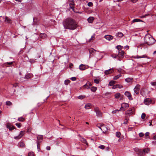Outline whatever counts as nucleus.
<instances>
[{
    "mask_svg": "<svg viewBox=\"0 0 156 156\" xmlns=\"http://www.w3.org/2000/svg\"><path fill=\"white\" fill-rule=\"evenodd\" d=\"M98 148L103 150L105 149V146L103 145H101L98 146Z\"/></svg>",
    "mask_w": 156,
    "mask_h": 156,
    "instance_id": "c03bdc74",
    "label": "nucleus"
},
{
    "mask_svg": "<svg viewBox=\"0 0 156 156\" xmlns=\"http://www.w3.org/2000/svg\"><path fill=\"white\" fill-rule=\"evenodd\" d=\"M91 105L90 104H87L85 106V108L87 109H90Z\"/></svg>",
    "mask_w": 156,
    "mask_h": 156,
    "instance_id": "c85d7f7f",
    "label": "nucleus"
},
{
    "mask_svg": "<svg viewBox=\"0 0 156 156\" xmlns=\"http://www.w3.org/2000/svg\"><path fill=\"white\" fill-rule=\"evenodd\" d=\"M94 20V18L93 17H90L87 19V20L89 23H91L93 22Z\"/></svg>",
    "mask_w": 156,
    "mask_h": 156,
    "instance_id": "aec40b11",
    "label": "nucleus"
},
{
    "mask_svg": "<svg viewBox=\"0 0 156 156\" xmlns=\"http://www.w3.org/2000/svg\"><path fill=\"white\" fill-rule=\"evenodd\" d=\"M30 78V75L29 74H27L25 75L24 78L26 79H28Z\"/></svg>",
    "mask_w": 156,
    "mask_h": 156,
    "instance_id": "79ce46f5",
    "label": "nucleus"
},
{
    "mask_svg": "<svg viewBox=\"0 0 156 156\" xmlns=\"http://www.w3.org/2000/svg\"><path fill=\"white\" fill-rule=\"evenodd\" d=\"M69 5H71L72 6H73L74 5V2H72L71 3H70Z\"/></svg>",
    "mask_w": 156,
    "mask_h": 156,
    "instance_id": "69168bd1",
    "label": "nucleus"
},
{
    "mask_svg": "<svg viewBox=\"0 0 156 156\" xmlns=\"http://www.w3.org/2000/svg\"><path fill=\"white\" fill-rule=\"evenodd\" d=\"M134 108H129V110H127L126 112V114L130 115L133 114V110Z\"/></svg>",
    "mask_w": 156,
    "mask_h": 156,
    "instance_id": "9d476101",
    "label": "nucleus"
},
{
    "mask_svg": "<svg viewBox=\"0 0 156 156\" xmlns=\"http://www.w3.org/2000/svg\"><path fill=\"white\" fill-rule=\"evenodd\" d=\"M97 90V87H93L91 88V90L92 92H95Z\"/></svg>",
    "mask_w": 156,
    "mask_h": 156,
    "instance_id": "c756f323",
    "label": "nucleus"
},
{
    "mask_svg": "<svg viewBox=\"0 0 156 156\" xmlns=\"http://www.w3.org/2000/svg\"><path fill=\"white\" fill-rule=\"evenodd\" d=\"M85 97V96L83 95H80L78 97V98L80 99H82Z\"/></svg>",
    "mask_w": 156,
    "mask_h": 156,
    "instance_id": "a18cd8bd",
    "label": "nucleus"
},
{
    "mask_svg": "<svg viewBox=\"0 0 156 156\" xmlns=\"http://www.w3.org/2000/svg\"><path fill=\"white\" fill-rule=\"evenodd\" d=\"M140 85L137 84V85L134 89V94H138L139 93L140 89Z\"/></svg>",
    "mask_w": 156,
    "mask_h": 156,
    "instance_id": "20e7f679",
    "label": "nucleus"
},
{
    "mask_svg": "<svg viewBox=\"0 0 156 156\" xmlns=\"http://www.w3.org/2000/svg\"><path fill=\"white\" fill-rule=\"evenodd\" d=\"M113 71V68L109 69L108 70H106L105 71V75H108L111 73H112Z\"/></svg>",
    "mask_w": 156,
    "mask_h": 156,
    "instance_id": "f8f14e48",
    "label": "nucleus"
},
{
    "mask_svg": "<svg viewBox=\"0 0 156 156\" xmlns=\"http://www.w3.org/2000/svg\"><path fill=\"white\" fill-rule=\"evenodd\" d=\"M138 154L141 156H143L145 155L143 150H140L138 151Z\"/></svg>",
    "mask_w": 156,
    "mask_h": 156,
    "instance_id": "f3484780",
    "label": "nucleus"
},
{
    "mask_svg": "<svg viewBox=\"0 0 156 156\" xmlns=\"http://www.w3.org/2000/svg\"><path fill=\"white\" fill-rule=\"evenodd\" d=\"M120 111H121V110H120V109L112 111V113L113 114L116 113L117 112Z\"/></svg>",
    "mask_w": 156,
    "mask_h": 156,
    "instance_id": "09e8293b",
    "label": "nucleus"
},
{
    "mask_svg": "<svg viewBox=\"0 0 156 156\" xmlns=\"http://www.w3.org/2000/svg\"><path fill=\"white\" fill-rule=\"evenodd\" d=\"M124 52L122 51H120L119 52L117 56L120 58L124 56Z\"/></svg>",
    "mask_w": 156,
    "mask_h": 156,
    "instance_id": "4468645a",
    "label": "nucleus"
},
{
    "mask_svg": "<svg viewBox=\"0 0 156 156\" xmlns=\"http://www.w3.org/2000/svg\"><path fill=\"white\" fill-rule=\"evenodd\" d=\"M145 43L149 45H151L155 42V40L151 35L147 34L144 37Z\"/></svg>",
    "mask_w": 156,
    "mask_h": 156,
    "instance_id": "f03ea898",
    "label": "nucleus"
},
{
    "mask_svg": "<svg viewBox=\"0 0 156 156\" xmlns=\"http://www.w3.org/2000/svg\"><path fill=\"white\" fill-rule=\"evenodd\" d=\"M116 136L117 137L119 138L120 136L121 133L120 132H117L116 133Z\"/></svg>",
    "mask_w": 156,
    "mask_h": 156,
    "instance_id": "f704fd0d",
    "label": "nucleus"
},
{
    "mask_svg": "<svg viewBox=\"0 0 156 156\" xmlns=\"http://www.w3.org/2000/svg\"><path fill=\"white\" fill-rule=\"evenodd\" d=\"M25 133V131H22L20 132L19 135L16 136L14 137V138L16 140H18L20 139L22 136H23Z\"/></svg>",
    "mask_w": 156,
    "mask_h": 156,
    "instance_id": "423d86ee",
    "label": "nucleus"
},
{
    "mask_svg": "<svg viewBox=\"0 0 156 156\" xmlns=\"http://www.w3.org/2000/svg\"><path fill=\"white\" fill-rule=\"evenodd\" d=\"M147 15H147H147H144V16H141V18H144V17H146V16H147Z\"/></svg>",
    "mask_w": 156,
    "mask_h": 156,
    "instance_id": "0e129e2a",
    "label": "nucleus"
},
{
    "mask_svg": "<svg viewBox=\"0 0 156 156\" xmlns=\"http://www.w3.org/2000/svg\"><path fill=\"white\" fill-rule=\"evenodd\" d=\"M120 96V94L119 93H117L115 95V98H118Z\"/></svg>",
    "mask_w": 156,
    "mask_h": 156,
    "instance_id": "72a5a7b5",
    "label": "nucleus"
},
{
    "mask_svg": "<svg viewBox=\"0 0 156 156\" xmlns=\"http://www.w3.org/2000/svg\"><path fill=\"white\" fill-rule=\"evenodd\" d=\"M139 22H142V21L139 19H135L133 20L131 23L132 24L133 23Z\"/></svg>",
    "mask_w": 156,
    "mask_h": 156,
    "instance_id": "412c9836",
    "label": "nucleus"
},
{
    "mask_svg": "<svg viewBox=\"0 0 156 156\" xmlns=\"http://www.w3.org/2000/svg\"><path fill=\"white\" fill-rule=\"evenodd\" d=\"M51 148L50 146H47L46 147V149L48 151H49L50 150Z\"/></svg>",
    "mask_w": 156,
    "mask_h": 156,
    "instance_id": "4d7b16f0",
    "label": "nucleus"
},
{
    "mask_svg": "<svg viewBox=\"0 0 156 156\" xmlns=\"http://www.w3.org/2000/svg\"><path fill=\"white\" fill-rule=\"evenodd\" d=\"M121 76V74L118 75L117 76H115L113 78V79L114 80H117Z\"/></svg>",
    "mask_w": 156,
    "mask_h": 156,
    "instance_id": "7c9ffc66",
    "label": "nucleus"
},
{
    "mask_svg": "<svg viewBox=\"0 0 156 156\" xmlns=\"http://www.w3.org/2000/svg\"><path fill=\"white\" fill-rule=\"evenodd\" d=\"M94 82L96 84H98L99 83L100 81L99 80L95 79L94 80Z\"/></svg>",
    "mask_w": 156,
    "mask_h": 156,
    "instance_id": "49530a36",
    "label": "nucleus"
},
{
    "mask_svg": "<svg viewBox=\"0 0 156 156\" xmlns=\"http://www.w3.org/2000/svg\"><path fill=\"white\" fill-rule=\"evenodd\" d=\"M83 142L84 143L86 144L87 145V143L86 140L84 139H83Z\"/></svg>",
    "mask_w": 156,
    "mask_h": 156,
    "instance_id": "13d9d810",
    "label": "nucleus"
},
{
    "mask_svg": "<svg viewBox=\"0 0 156 156\" xmlns=\"http://www.w3.org/2000/svg\"><path fill=\"white\" fill-rule=\"evenodd\" d=\"M153 139H156V136H154L153 137Z\"/></svg>",
    "mask_w": 156,
    "mask_h": 156,
    "instance_id": "774afa93",
    "label": "nucleus"
},
{
    "mask_svg": "<svg viewBox=\"0 0 156 156\" xmlns=\"http://www.w3.org/2000/svg\"><path fill=\"white\" fill-rule=\"evenodd\" d=\"M151 102V101L150 98H146L144 100L145 104L147 105H148Z\"/></svg>",
    "mask_w": 156,
    "mask_h": 156,
    "instance_id": "9b49d317",
    "label": "nucleus"
},
{
    "mask_svg": "<svg viewBox=\"0 0 156 156\" xmlns=\"http://www.w3.org/2000/svg\"><path fill=\"white\" fill-rule=\"evenodd\" d=\"M94 111L96 113L97 115L98 116H101L102 115V113L100 111L98 108H96L94 109Z\"/></svg>",
    "mask_w": 156,
    "mask_h": 156,
    "instance_id": "0eeeda50",
    "label": "nucleus"
},
{
    "mask_svg": "<svg viewBox=\"0 0 156 156\" xmlns=\"http://www.w3.org/2000/svg\"><path fill=\"white\" fill-rule=\"evenodd\" d=\"M70 79L72 81H76V78L75 77H73L70 78Z\"/></svg>",
    "mask_w": 156,
    "mask_h": 156,
    "instance_id": "603ef678",
    "label": "nucleus"
},
{
    "mask_svg": "<svg viewBox=\"0 0 156 156\" xmlns=\"http://www.w3.org/2000/svg\"><path fill=\"white\" fill-rule=\"evenodd\" d=\"M147 58V56L146 55H143L141 56H140L139 55H136L135 56L134 58Z\"/></svg>",
    "mask_w": 156,
    "mask_h": 156,
    "instance_id": "a211bd4d",
    "label": "nucleus"
},
{
    "mask_svg": "<svg viewBox=\"0 0 156 156\" xmlns=\"http://www.w3.org/2000/svg\"><path fill=\"white\" fill-rule=\"evenodd\" d=\"M124 94H125V95L126 96L128 97V99L129 100H133V98H132L131 94L129 92V91H126L125 92Z\"/></svg>",
    "mask_w": 156,
    "mask_h": 156,
    "instance_id": "6e6552de",
    "label": "nucleus"
},
{
    "mask_svg": "<svg viewBox=\"0 0 156 156\" xmlns=\"http://www.w3.org/2000/svg\"><path fill=\"white\" fill-rule=\"evenodd\" d=\"M116 86H117V88H119V89H121L123 87V86L122 85H119L118 84L116 85Z\"/></svg>",
    "mask_w": 156,
    "mask_h": 156,
    "instance_id": "5fc2aeb1",
    "label": "nucleus"
},
{
    "mask_svg": "<svg viewBox=\"0 0 156 156\" xmlns=\"http://www.w3.org/2000/svg\"><path fill=\"white\" fill-rule=\"evenodd\" d=\"M143 151L144 153V154H145V153H148V152L150 150L148 148H146L143 150Z\"/></svg>",
    "mask_w": 156,
    "mask_h": 156,
    "instance_id": "e433bc0d",
    "label": "nucleus"
},
{
    "mask_svg": "<svg viewBox=\"0 0 156 156\" xmlns=\"http://www.w3.org/2000/svg\"><path fill=\"white\" fill-rule=\"evenodd\" d=\"M39 36L41 38L44 39L47 37V35L45 33H41L40 34Z\"/></svg>",
    "mask_w": 156,
    "mask_h": 156,
    "instance_id": "6ab92c4d",
    "label": "nucleus"
},
{
    "mask_svg": "<svg viewBox=\"0 0 156 156\" xmlns=\"http://www.w3.org/2000/svg\"><path fill=\"white\" fill-rule=\"evenodd\" d=\"M151 85L152 86H156V82H151Z\"/></svg>",
    "mask_w": 156,
    "mask_h": 156,
    "instance_id": "6e6d98bb",
    "label": "nucleus"
},
{
    "mask_svg": "<svg viewBox=\"0 0 156 156\" xmlns=\"http://www.w3.org/2000/svg\"><path fill=\"white\" fill-rule=\"evenodd\" d=\"M13 62H7L5 63L3 65V67L6 66L8 67L9 66H10L12 64Z\"/></svg>",
    "mask_w": 156,
    "mask_h": 156,
    "instance_id": "2eb2a0df",
    "label": "nucleus"
},
{
    "mask_svg": "<svg viewBox=\"0 0 156 156\" xmlns=\"http://www.w3.org/2000/svg\"><path fill=\"white\" fill-rule=\"evenodd\" d=\"M123 35V34L121 32H119L116 34V36L119 37H122Z\"/></svg>",
    "mask_w": 156,
    "mask_h": 156,
    "instance_id": "4be33fe9",
    "label": "nucleus"
},
{
    "mask_svg": "<svg viewBox=\"0 0 156 156\" xmlns=\"http://www.w3.org/2000/svg\"><path fill=\"white\" fill-rule=\"evenodd\" d=\"M6 105H12V103L10 101H7L6 102Z\"/></svg>",
    "mask_w": 156,
    "mask_h": 156,
    "instance_id": "37998d69",
    "label": "nucleus"
},
{
    "mask_svg": "<svg viewBox=\"0 0 156 156\" xmlns=\"http://www.w3.org/2000/svg\"><path fill=\"white\" fill-rule=\"evenodd\" d=\"M146 116V115L144 113H143L141 115V117L142 119H144Z\"/></svg>",
    "mask_w": 156,
    "mask_h": 156,
    "instance_id": "de8ad7c7",
    "label": "nucleus"
},
{
    "mask_svg": "<svg viewBox=\"0 0 156 156\" xmlns=\"http://www.w3.org/2000/svg\"><path fill=\"white\" fill-rule=\"evenodd\" d=\"M16 125L18 128H20L21 126V124L20 123H16Z\"/></svg>",
    "mask_w": 156,
    "mask_h": 156,
    "instance_id": "3c124183",
    "label": "nucleus"
},
{
    "mask_svg": "<svg viewBox=\"0 0 156 156\" xmlns=\"http://www.w3.org/2000/svg\"><path fill=\"white\" fill-rule=\"evenodd\" d=\"M15 0L16 1L19 2H21L22 1V0Z\"/></svg>",
    "mask_w": 156,
    "mask_h": 156,
    "instance_id": "338daca9",
    "label": "nucleus"
},
{
    "mask_svg": "<svg viewBox=\"0 0 156 156\" xmlns=\"http://www.w3.org/2000/svg\"><path fill=\"white\" fill-rule=\"evenodd\" d=\"M133 80V78H127L125 79V80L126 82L127 83H129L132 81Z\"/></svg>",
    "mask_w": 156,
    "mask_h": 156,
    "instance_id": "b1692460",
    "label": "nucleus"
},
{
    "mask_svg": "<svg viewBox=\"0 0 156 156\" xmlns=\"http://www.w3.org/2000/svg\"><path fill=\"white\" fill-rule=\"evenodd\" d=\"M19 146L20 147H23L24 146V144L22 142H19Z\"/></svg>",
    "mask_w": 156,
    "mask_h": 156,
    "instance_id": "cd10ccee",
    "label": "nucleus"
},
{
    "mask_svg": "<svg viewBox=\"0 0 156 156\" xmlns=\"http://www.w3.org/2000/svg\"><path fill=\"white\" fill-rule=\"evenodd\" d=\"M63 25L65 29L74 30L77 27V24L75 20L71 18H68L63 22Z\"/></svg>",
    "mask_w": 156,
    "mask_h": 156,
    "instance_id": "f257e3e1",
    "label": "nucleus"
},
{
    "mask_svg": "<svg viewBox=\"0 0 156 156\" xmlns=\"http://www.w3.org/2000/svg\"><path fill=\"white\" fill-rule=\"evenodd\" d=\"M37 144V148L38 151H39L40 150V149L39 147V146H38L39 144Z\"/></svg>",
    "mask_w": 156,
    "mask_h": 156,
    "instance_id": "052dcab7",
    "label": "nucleus"
},
{
    "mask_svg": "<svg viewBox=\"0 0 156 156\" xmlns=\"http://www.w3.org/2000/svg\"><path fill=\"white\" fill-rule=\"evenodd\" d=\"M129 106V105L127 103H122L121 105V108H120V110L121 111H124Z\"/></svg>",
    "mask_w": 156,
    "mask_h": 156,
    "instance_id": "7ed1b4c3",
    "label": "nucleus"
},
{
    "mask_svg": "<svg viewBox=\"0 0 156 156\" xmlns=\"http://www.w3.org/2000/svg\"><path fill=\"white\" fill-rule=\"evenodd\" d=\"M7 128L9 129V130H12L13 129L15 128V127L14 126H10L9 125H7Z\"/></svg>",
    "mask_w": 156,
    "mask_h": 156,
    "instance_id": "5701e85b",
    "label": "nucleus"
},
{
    "mask_svg": "<svg viewBox=\"0 0 156 156\" xmlns=\"http://www.w3.org/2000/svg\"><path fill=\"white\" fill-rule=\"evenodd\" d=\"M137 0H131V1L133 2H136Z\"/></svg>",
    "mask_w": 156,
    "mask_h": 156,
    "instance_id": "e2e57ef3",
    "label": "nucleus"
},
{
    "mask_svg": "<svg viewBox=\"0 0 156 156\" xmlns=\"http://www.w3.org/2000/svg\"><path fill=\"white\" fill-rule=\"evenodd\" d=\"M104 37L107 40L110 41L113 38V37L111 35H105Z\"/></svg>",
    "mask_w": 156,
    "mask_h": 156,
    "instance_id": "ddd939ff",
    "label": "nucleus"
},
{
    "mask_svg": "<svg viewBox=\"0 0 156 156\" xmlns=\"http://www.w3.org/2000/svg\"><path fill=\"white\" fill-rule=\"evenodd\" d=\"M116 47L119 50L121 51V50L122 49V46L121 45H119L116 46Z\"/></svg>",
    "mask_w": 156,
    "mask_h": 156,
    "instance_id": "2f4dec72",
    "label": "nucleus"
},
{
    "mask_svg": "<svg viewBox=\"0 0 156 156\" xmlns=\"http://www.w3.org/2000/svg\"><path fill=\"white\" fill-rule=\"evenodd\" d=\"M5 21L8 23H11V20L10 19L8 18V17H6L5 19Z\"/></svg>",
    "mask_w": 156,
    "mask_h": 156,
    "instance_id": "393cba45",
    "label": "nucleus"
},
{
    "mask_svg": "<svg viewBox=\"0 0 156 156\" xmlns=\"http://www.w3.org/2000/svg\"><path fill=\"white\" fill-rule=\"evenodd\" d=\"M124 48L125 49L127 48V49H129V46L128 45H126L125 46Z\"/></svg>",
    "mask_w": 156,
    "mask_h": 156,
    "instance_id": "bf43d9fd",
    "label": "nucleus"
},
{
    "mask_svg": "<svg viewBox=\"0 0 156 156\" xmlns=\"http://www.w3.org/2000/svg\"><path fill=\"white\" fill-rule=\"evenodd\" d=\"M149 132H147L145 134V138L146 139L149 138Z\"/></svg>",
    "mask_w": 156,
    "mask_h": 156,
    "instance_id": "4c0bfd02",
    "label": "nucleus"
},
{
    "mask_svg": "<svg viewBox=\"0 0 156 156\" xmlns=\"http://www.w3.org/2000/svg\"><path fill=\"white\" fill-rule=\"evenodd\" d=\"M79 69L81 70H84L86 69L85 66L84 65L81 64L79 66Z\"/></svg>",
    "mask_w": 156,
    "mask_h": 156,
    "instance_id": "dca6fc26",
    "label": "nucleus"
},
{
    "mask_svg": "<svg viewBox=\"0 0 156 156\" xmlns=\"http://www.w3.org/2000/svg\"><path fill=\"white\" fill-rule=\"evenodd\" d=\"M117 88V86H116V85H114V86H113L112 87V88L113 89H115V88Z\"/></svg>",
    "mask_w": 156,
    "mask_h": 156,
    "instance_id": "680f3d73",
    "label": "nucleus"
},
{
    "mask_svg": "<svg viewBox=\"0 0 156 156\" xmlns=\"http://www.w3.org/2000/svg\"><path fill=\"white\" fill-rule=\"evenodd\" d=\"M139 135L140 137H142L144 136V134L142 133H140L139 134Z\"/></svg>",
    "mask_w": 156,
    "mask_h": 156,
    "instance_id": "864d4df0",
    "label": "nucleus"
},
{
    "mask_svg": "<svg viewBox=\"0 0 156 156\" xmlns=\"http://www.w3.org/2000/svg\"><path fill=\"white\" fill-rule=\"evenodd\" d=\"M43 136L42 135H39L37 137V143L38 144H39L41 142L40 141L43 139Z\"/></svg>",
    "mask_w": 156,
    "mask_h": 156,
    "instance_id": "1a4fd4ad",
    "label": "nucleus"
},
{
    "mask_svg": "<svg viewBox=\"0 0 156 156\" xmlns=\"http://www.w3.org/2000/svg\"><path fill=\"white\" fill-rule=\"evenodd\" d=\"M70 80H66L65 81L64 83L66 85H68L70 83Z\"/></svg>",
    "mask_w": 156,
    "mask_h": 156,
    "instance_id": "473e14b6",
    "label": "nucleus"
},
{
    "mask_svg": "<svg viewBox=\"0 0 156 156\" xmlns=\"http://www.w3.org/2000/svg\"><path fill=\"white\" fill-rule=\"evenodd\" d=\"M87 5L89 6L92 7V6H93V3L92 2H90L88 3L87 4Z\"/></svg>",
    "mask_w": 156,
    "mask_h": 156,
    "instance_id": "8fccbe9b",
    "label": "nucleus"
},
{
    "mask_svg": "<svg viewBox=\"0 0 156 156\" xmlns=\"http://www.w3.org/2000/svg\"><path fill=\"white\" fill-rule=\"evenodd\" d=\"M97 126L100 128L102 131L104 129V128H106L104 126V124H101V127H100L99 126Z\"/></svg>",
    "mask_w": 156,
    "mask_h": 156,
    "instance_id": "a878e982",
    "label": "nucleus"
},
{
    "mask_svg": "<svg viewBox=\"0 0 156 156\" xmlns=\"http://www.w3.org/2000/svg\"><path fill=\"white\" fill-rule=\"evenodd\" d=\"M92 85V84L90 82L87 81L86 84L82 87L83 89L86 88L87 89H89L90 88V87Z\"/></svg>",
    "mask_w": 156,
    "mask_h": 156,
    "instance_id": "39448f33",
    "label": "nucleus"
},
{
    "mask_svg": "<svg viewBox=\"0 0 156 156\" xmlns=\"http://www.w3.org/2000/svg\"><path fill=\"white\" fill-rule=\"evenodd\" d=\"M24 120H25V118L23 117H21L19 118L18 119V120L20 122L23 121Z\"/></svg>",
    "mask_w": 156,
    "mask_h": 156,
    "instance_id": "58836bf2",
    "label": "nucleus"
},
{
    "mask_svg": "<svg viewBox=\"0 0 156 156\" xmlns=\"http://www.w3.org/2000/svg\"><path fill=\"white\" fill-rule=\"evenodd\" d=\"M34 153L33 152H31L28 153V156H34Z\"/></svg>",
    "mask_w": 156,
    "mask_h": 156,
    "instance_id": "a19ab883",
    "label": "nucleus"
},
{
    "mask_svg": "<svg viewBox=\"0 0 156 156\" xmlns=\"http://www.w3.org/2000/svg\"><path fill=\"white\" fill-rule=\"evenodd\" d=\"M129 120L128 118H126L125 119L123 124H126L128 122Z\"/></svg>",
    "mask_w": 156,
    "mask_h": 156,
    "instance_id": "ea45409f",
    "label": "nucleus"
},
{
    "mask_svg": "<svg viewBox=\"0 0 156 156\" xmlns=\"http://www.w3.org/2000/svg\"><path fill=\"white\" fill-rule=\"evenodd\" d=\"M95 36V34H93V35L92 36L91 38L89 39V41L90 42L92 40H93L94 39Z\"/></svg>",
    "mask_w": 156,
    "mask_h": 156,
    "instance_id": "c9c22d12",
    "label": "nucleus"
},
{
    "mask_svg": "<svg viewBox=\"0 0 156 156\" xmlns=\"http://www.w3.org/2000/svg\"><path fill=\"white\" fill-rule=\"evenodd\" d=\"M115 83V81L114 80H112L110 81L108 84L109 86H113Z\"/></svg>",
    "mask_w": 156,
    "mask_h": 156,
    "instance_id": "bb28decb",
    "label": "nucleus"
}]
</instances>
